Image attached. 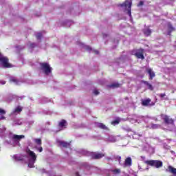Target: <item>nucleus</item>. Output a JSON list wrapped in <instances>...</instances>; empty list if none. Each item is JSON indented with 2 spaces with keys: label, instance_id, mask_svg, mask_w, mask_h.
<instances>
[{
  "label": "nucleus",
  "instance_id": "9",
  "mask_svg": "<svg viewBox=\"0 0 176 176\" xmlns=\"http://www.w3.org/2000/svg\"><path fill=\"white\" fill-rule=\"evenodd\" d=\"M146 72L149 75V80H153V78H155V72L152 71V69L148 68V69H146Z\"/></svg>",
  "mask_w": 176,
  "mask_h": 176
},
{
  "label": "nucleus",
  "instance_id": "2",
  "mask_svg": "<svg viewBox=\"0 0 176 176\" xmlns=\"http://www.w3.org/2000/svg\"><path fill=\"white\" fill-rule=\"evenodd\" d=\"M0 63L3 68H12L13 65L9 63V58L0 54Z\"/></svg>",
  "mask_w": 176,
  "mask_h": 176
},
{
  "label": "nucleus",
  "instance_id": "14",
  "mask_svg": "<svg viewBox=\"0 0 176 176\" xmlns=\"http://www.w3.org/2000/svg\"><path fill=\"white\" fill-rule=\"evenodd\" d=\"M168 171L169 173H171V174H173V175L176 176V168L173 167L172 166H168Z\"/></svg>",
  "mask_w": 176,
  "mask_h": 176
},
{
  "label": "nucleus",
  "instance_id": "11",
  "mask_svg": "<svg viewBox=\"0 0 176 176\" xmlns=\"http://www.w3.org/2000/svg\"><path fill=\"white\" fill-rule=\"evenodd\" d=\"M67 120H62L58 123V127H60L61 129H67Z\"/></svg>",
  "mask_w": 176,
  "mask_h": 176
},
{
  "label": "nucleus",
  "instance_id": "31",
  "mask_svg": "<svg viewBox=\"0 0 176 176\" xmlns=\"http://www.w3.org/2000/svg\"><path fill=\"white\" fill-rule=\"evenodd\" d=\"M36 149L38 151V152H43V148H42V146L36 147Z\"/></svg>",
  "mask_w": 176,
  "mask_h": 176
},
{
  "label": "nucleus",
  "instance_id": "13",
  "mask_svg": "<svg viewBox=\"0 0 176 176\" xmlns=\"http://www.w3.org/2000/svg\"><path fill=\"white\" fill-rule=\"evenodd\" d=\"M58 142L59 145H60V146H63V148H69L71 146V143H68L64 141H59Z\"/></svg>",
  "mask_w": 176,
  "mask_h": 176
},
{
  "label": "nucleus",
  "instance_id": "3",
  "mask_svg": "<svg viewBox=\"0 0 176 176\" xmlns=\"http://www.w3.org/2000/svg\"><path fill=\"white\" fill-rule=\"evenodd\" d=\"M133 4V3H131V1H125L124 3H119L118 4V6L119 8H127L128 6V14L130 17H131V5Z\"/></svg>",
  "mask_w": 176,
  "mask_h": 176
},
{
  "label": "nucleus",
  "instance_id": "25",
  "mask_svg": "<svg viewBox=\"0 0 176 176\" xmlns=\"http://www.w3.org/2000/svg\"><path fill=\"white\" fill-rule=\"evenodd\" d=\"M34 141H35L36 144H37V145H42V140L35 139Z\"/></svg>",
  "mask_w": 176,
  "mask_h": 176
},
{
  "label": "nucleus",
  "instance_id": "37",
  "mask_svg": "<svg viewBox=\"0 0 176 176\" xmlns=\"http://www.w3.org/2000/svg\"><path fill=\"white\" fill-rule=\"evenodd\" d=\"M76 176H80V175H79V173H78V172H76Z\"/></svg>",
  "mask_w": 176,
  "mask_h": 176
},
{
  "label": "nucleus",
  "instance_id": "26",
  "mask_svg": "<svg viewBox=\"0 0 176 176\" xmlns=\"http://www.w3.org/2000/svg\"><path fill=\"white\" fill-rule=\"evenodd\" d=\"M160 127V125L156 124H151V129H159Z\"/></svg>",
  "mask_w": 176,
  "mask_h": 176
},
{
  "label": "nucleus",
  "instance_id": "5",
  "mask_svg": "<svg viewBox=\"0 0 176 176\" xmlns=\"http://www.w3.org/2000/svg\"><path fill=\"white\" fill-rule=\"evenodd\" d=\"M41 67L42 71L44 72V74L45 75H49V74H52V67H50V65L47 63H41Z\"/></svg>",
  "mask_w": 176,
  "mask_h": 176
},
{
  "label": "nucleus",
  "instance_id": "39",
  "mask_svg": "<svg viewBox=\"0 0 176 176\" xmlns=\"http://www.w3.org/2000/svg\"><path fill=\"white\" fill-rule=\"evenodd\" d=\"M142 159H145V157H142Z\"/></svg>",
  "mask_w": 176,
  "mask_h": 176
},
{
  "label": "nucleus",
  "instance_id": "6",
  "mask_svg": "<svg viewBox=\"0 0 176 176\" xmlns=\"http://www.w3.org/2000/svg\"><path fill=\"white\" fill-rule=\"evenodd\" d=\"M144 53H145V50L144 48H140L138 50H136V52L134 54V56L138 59L145 60V56H144Z\"/></svg>",
  "mask_w": 176,
  "mask_h": 176
},
{
  "label": "nucleus",
  "instance_id": "19",
  "mask_svg": "<svg viewBox=\"0 0 176 176\" xmlns=\"http://www.w3.org/2000/svg\"><path fill=\"white\" fill-rule=\"evenodd\" d=\"M97 126L99 129H102V130H108V127L103 123H98Z\"/></svg>",
  "mask_w": 176,
  "mask_h": 176
},
{
  "label": "nucleus",
  "instance_id": "29",
  "mask_svg": "<svg viewBox=\"0 0 176 176\" xmlns=\"http://www.w3.org/2000/svg\"><path fill=\"white\" fill-rule=\"evenodd\" d=\"M84 47H85V50H87L88 52H91V47L89 45H85Z\"/></svg>",
  "mask_w": 176,
  "mask_h": 176
},
{
  "label": "nucleus",
  "instance_id": "20",
  "mask_svg": "<svg viewBox=\"0 0 176 176\" xmlns=\"http://www.w3.org/2000/svg\"><path fill=\"white\" fill-rule=\"evenodd\" d=\"M109 87H112L113 89L120 87V84L119 82H114L109 85Z\"/></svg>",
  "mask_w": 176,
  "mask_h": 176
},
{
  "label": "nucleus",
  "instance_id": "28",
  "mask_svg": "<svg viewBox=\"0 0 176 176\" xmlns=\"http://www.w3.org/2000/svg\"><path fill=\"white\" fill-rule=\"evenodd\" d=\"M120 122V121L119 120H116L111 122V124H119Z\"/></svg>",
  "mask_w": 176,
  "mask_h": 176
},
{
  "label": "nucleus",
  "instance_id": "27",
  "mask_svg": "<svg viewBox=\"0 0 176 176\" xmlns=\"http://www.w3.org/2000/svg\"><path fill=\"white\" fill-rule=\"evenodd\" d=\"M36 38L38 40L42 39V33H38L36 35Z\"/></svg>",
  "mask_w": 176,
  "mask_h": 176
},
{
  "label": "nucleus",
  "instance_id": "1",
  "mask_svg": "<svg viewBox=\"0 0 176 176\" xmlns=\"http://www.w3.org/2000/svg\"><path fill=\"white\" fill-rule=\"evenodd\" d=\"M144 164L155 168H161L163 167V162L157 160H149L144 161Z\"/></svg>",
  "mask_w": 176,
  "mask_h": 176
},
{
  "label": "nucleus",
  "instance_id": "34",
  "mask_svg": "<svg viewBox=\"0 0 176 176\" xmlns=\"http://www.w3.org/2000/svg\"><path fill=\"white\" fill-rule=\"evenodd\" d=\"M144 5V1H140L138 6H142Z\"/></svg>",
  "mask_w": 176,
  "mask_h": 176
},
{
  "label": "nucleus",
  "instance_id": "24",
  "mask_svg": "<svg viewBox=\"0 0 176 176\" xmlns=\"http://www.w3.org/2000/svg\"><path fill=\"white\" fill-rule=\"evenodd\" d=\"M23 111V108H21V107L20 106H18L15 110H14V112H21Z\"/></svg>",
  "mask_w": 176,
  "mask_h": 176
},
{
  "label": "nucleus",
  "instance_id": "23",
  "mask_svg": "<svg viewBox=\"0 0 176 176\" xmlns=\"http://www.w3.org/2000/svg\"><path fill=\"white\" fill-rule=\"evenodd\" d=\"M10 82H13L14 83H16V85H19V80L14 78H10Z\"/></svg>",
  "mask_w": 176,
  "mask_h": 176
},
{
  "label": "nucleus",
  "instance_id": "8",
  "mask_svg": "<svg viewBox=\"0 0 176 176\" xmlns=\"http://www.w3.org/2000/svg\"><path fill=\"white\" fill-rule=\"evenodd\" d=\"M105 155L102 153H97L91 154V159H94L96 160L98 159H102Z\"/></svg>",
  "mask_w": 176,
  "mask_h": 176
},
{
  "label": "nucleus",
  "instance_id": "36",
  "mask_svg": "<svg viewBox=\"0 0 176 176\" xmlns=\"http://www.w3.org/2000/svg\"><path fill=\"white\" fill-rule=\"evenodd\" d=\"M35 46H36V45H35V43H32V44H30V47H31L32 48L35 47Z\"/></svg>",
  "mask_w": 176,
  "mask_h": 176
},
{
  "label": "nucleus",
  "instance_id": "12",
  "mask_svg": "<svg viewBox=\"0 0 176 176\" xmlns=\"http://www.w3.org/2000/svg\"><path fill=\"white\" fill-rule=\"evenodd\" d=\"M24 137V135H13L12 140L14 141H20L21 140H23Z\"/></svg>",
  "mask_w": 176,
  "mask_h": 176
},
{
  "label": "nucleus",
  "instance_id": "15",
  "mask_svg": "<svg viewBox=\"0 0 176 176\" xmlns=\"http://www.w3.org/2000/svg\"><path fill=\"white\" fill-rule=\"evenodd\" d=\"M175 28H174V27H173V25H171V23H168V35H171V33L173 32V31H175Z\"/></svg>",
  "mask_w": 176,
  "mask_h": 176
},
{
  "label": "nucleus",
  "instance_id": "33",
  "mask_svg": "<svg viewBox=\"0 0 176 176\" xmlns=\"http://www.w3.org/2000/svg\"><path fill=\"white\" fill-rule=\"evenodd\" d=\"M94 94H95V96H98V94H100V92L98 91V90H94Z\"/></svg>",
  "mask_w": 176,
  "mask_h": 176
},
{
  "label": "nucleus",
  "instance_id": "40",
  "mask_svg": "<svg viewBox=\"0 0 176 176\" xmlns=\"http://www.w3.org/2000/svg\"><path fill=\"white\" fill-rule=\"evenodd\" d=\"M152 105H155V103H153Z\"/></svg>",
  "mask_w": 176,
  "mask_h": 176
},
{
  "label": "nucleus",
  "instance_id": "32",
  "mask_svg": "<svg viewBox=\"0 0 176 176\" xmlns=\"http://www.w3.org/2000/svg\"><path fill=\"white\" fill-rule=\"evenodd\" d=\"M158 96L160 97V98H164V97H166L165 94H159Z\"/></svg>",
  "mask_w": 176,
  "mask_h": 176
},
{
  "label": "nucleus",
  "instance_id": "30",
  "mask_svg": "<svg viewBox=\"0 0 176 176\" xmlns=\"http://www.w3.org/2000/svg\"><path fill=\"white\" fill-rule=\"evenodd\" d=\"M6 113V111L2 109H0V115H5Z\"/></svg>",
  "mask_w": 176,
  "mask_h": 176
},
{
  "label": "nucleus",
  "instance_id": "21",
  "mask_svg": "<svg viewBox=\"0 0 176 176\" xmlns=\"http://www.w3.org/2000/svg\"><path fill=\"white\" fill-rule=\"evenodd\" d=\"M14 160H16V162H23V160H24V159H23V157H19V156H14Z\"/></svg>",
  "mask_w": 176,
  "mask_h": 176
},
{
  "label": "nucleus",
  "instance_id": "7",
  "mask_svg": "<svg viewBox=\"0 0 176 176\" xmlns=\"http://www.w3.org/2000/svg\"><path fill=\"white\" fill-rule=\"evenodd\" d=\"M165 124H174V120L170 118V117L167 115H161ZM164 116V117H163Z\"/></svg>",
  "mask_w": 176,
  "mask_h": 176
},
{
  "label": "nucleus",
  "instance_id": "18",
  "mask_svg": "<svg viewBox=\"0 0 176 176\" xmlns=\"http://www.w3.org/2000/svg\"><path fill=\"white\" fill-rule=\"evenodd\" d=\"M144 35H146V36H151V34H152V30L149 28L145 29L143 31Z\"/></svg>",
  "mask_w": 176,
  "mask_h": 176
},
{
  "label": "nucleus",
  "instance_id": "38",
  "mask_svg": "<svg viewBox=\"0 0 176 176\" xmlns=\"http://www.w3.org/2000/svg\"><path fill=\"white\" fill-rule=\"evenodd\" d=\"M96 54H98V51L95 52Z\"/></svg>",
  "mask_w": 176,
  "mask_h": 176
},
{
  "label": "nucleus",
  "instance_id": "4",
  "mask_svg": "<svg viewBox=\"0 0 176 176\" xmlns=\"http://www.w3.org/2000/svg\"><path fill=\"white\" fill-rule=\"evenodd\" d=\"M27 153H28L29 156H30V157H32V160L33 162H30L28 164V167H30V168H34V163H35V162H36V155L35 154V153H34V151L28 149L27 151Z\"/></svg>",
  "mask_w": 176,
  "mask_h": 176
},
{
  "label": "nucleus",
  "instance_id": "16",
  "mask_svg": "<svg viewBox=\"0 0 176 176\" xmlns=\"http://www.w3.org/2000/svg\"><path fill=\"white\" fill-rule=\"evenodd\" d=\"M151 99L148 98V99H146L144 100H142V105L143 107H148V105H149V104L151 103Z\"/></svg>",
  "mask_w": 176,
  "mask_h": 176
},
{
  "label": "nucleus",
  "instance_id": "35",
  "mask_svg": "<svg viewBox=\"0 0 176 176\" xmlns=\"http://www.w3.org/2000/svg\"><path fill=\"white\" fill-rule=\"evenodd\" d=\"M5 119H6V118L3 116L0 117V120H5Z\"/></svg>",
  "mask_w": 176,
  "mask_h": 176
},
{
  "label": "nucleus",
  "instance_id": "22",
  "mask_svg": "<svg viewBox=\"0 0 176 176\" xmlns=\"http://www.w3.org/2000/svg\"><path fill=\"white\" fill-rule=\"evenodd\" d=\"M111 173H113V174H120L121 170L119 168H116V169L111 170Z\"/></svg>",
  "mask_w": 176,
  "mask_h": 176
},
{
  "label": "nucleus",
  "instance_id": "10",
  "mask_svg": "<svg viewBox=\"0 0 176 176\" xmlns=\"http://www.w3.org/2000/svg\"><path fill=\"white\" fill-rule=\"evenodd\" d=\"M124 166L125 167H130L131 166V164H132V160H131V157H128L126 158L125 161H124Z\"/></svg>",
  "mask_w": 176,
  "mask_h": 176
},
{
  "label": "nucleus",
  "instance_id": "17",
  "mask_svg": "<svg viewBox=\"0 0 176 176\" xmlns=\"http://www.w3.org/2000/svg\"><path fill=\"white\" fill-rule=\"evenodd\" d=\"M142 83H144V85H146V86H148V89L149 90H151V91H153V86H152L151 83H149L148 81H144V80H142Z\"/></svg>",
  "mask_w": 176,
  "mask_h": 176
}]
</instances>
